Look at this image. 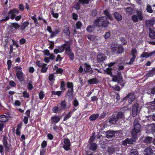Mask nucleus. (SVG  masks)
<instances>
[{"label": "nucleus", "mask_w": 155, "mask_h": 155, "mask_svg": "<svg viewBox=\"0 0 155 155\" xmlns=\"http://www.w3.org/2000/svg\"><path fill=\"white\" fill-rule=\"evenodd\" d=\"M38 95L39 98L41 100H42L45 96L44 92L42 91L39 93Z\"/></svg>", "instance_id": "58"}, {"label": "nucleus", "mask_w": 155, "mask_h": 155, "mask_svg": "<svg viewBox=\"0 0 155 155\" xmlns=\"http://www.w3.org/2000/svg\"><path fill=\"white\" fill-rule=\"evenodd\" d=\"M7 14V13H4L2 15L3 16H4V17H3L1 20H0V22H2L3 21H7L9 20L10 19V17L9 16V15H8H8L6 16H5Z\"/></svg>", "instance_id": "33"}, {"label": "nucleus", "mask_w": 155, "mask_h": 155, "mask_svg": "<svg viewBox=\"0 0 155 155\" xmlns=\"http://www.w3.org/2000/svg\"><path fill=\"white\" fill-rule=\"evenodd\" d=\"M99 27H102L104 28L107 27L110 23L108 19L105 16H103L98 17L93 22Z\"/></svg>", "instance_id": "1"}, {"label": "nucleus", "mask_w": 155, "mask_h": 155, "mask_svg": "<svg viewBox=\"0 0 155 155\" xmlns=\"http://www.w3.org/2000/svg\"><path fill=\"white\" fill-rule=\"evenodd\" d=\"M19 13V11L16 8H13L11 9L8 12V15H10V18L11 19L13 20L16 16V14L18 15Z\"/></svg>", "instance_id": "10"}, {"label": "nucleus", "mask_w": 155, "mask_h": 155, "mask_svg": "<svg viewBox=\"0 0 155 155\" xmlns=\"http://www.w3.org/2000/svg\"><path fill=\"white\" fill-rule=\"evenodd\" d=\"M63 140L64 144L63 148L66 151L71 150L70 148L71 143L70 140L68 138H64Z\"/></svg>", "instance_id": "6"}, {"label": "nucleus", "mask_w": 155, "mask_h": 155, "mask_svg": "<svg viewBox=\"0 0 155 155\" xmlns=\"http://www.w3.org/2000/svg\"><path fill=\"white\" fill-rule=\"evenodd\" d=\"M135 99V96L134 94L130 93L127 95L126 97H124L123 99V101L128 100V101L129 104H131L132 102Z\"/></svg>", "instance_id": "7"}, {"label": "nucleus", "mask_w": 155, "mask_h": 155, "mask_svg": "<svg viewBox=\"0 0 155 155\" xmlns=\"http://www.w3.org/2000/svg\"><path fill=\"white\" fill-rule=\"evenodd\" d=\"M127 13L129 14H130L132 12V9L131 7H128L126 8Z\"/></svg>", "instance_id": "63"}, {"label": "nucleus", "mask_w": 155, "mask_h": 155, "mask_svg": "<svg viewBox=\"0 0 155 155\" xmlns=\"http://www.w3.org/2000/svg\"><path fill=\"white\" fill-rule=\"evenodd\" d=\"M87 38L91 41H94L96 39V37L94 35H88L87 36Z\"/></svg>", "instance_id": "51"}, {"label": "nucleus", "mask_w": 155, "mask_h": 155, "mask_svg": "<svg viewBox=\"0 0 155 155\" xmlns=\"http://www.w3.org/2000/svg\"><path fill=\"white\" fill-rule=\"evenodd\" d=\"M36 15L35 14L34 16H31V18L34 21V23L36 26H38V25H39L38 22L36 17Z\"/></svg>", "instance_id": "50"}, {"label": "nucleus", "mask_w": 155, "mask_h": 155, "mask_svg": "<svg viewBox=\"0 0 155 155\" xmlns=\"http://www.w3.org/2000/svg\"><path fill=\"white\" fill-rule=\"evenodd\" d=\"M139 153L137 150L135 149H132L130 152V155H138Z\"/></svg>", "instance_id": "43"}, {"label": "nucleus", "mask_w": 155, "mask_h": 155, "mask_svg": "<svg viewBox=\"0 0 155 155\" xmlns=\"http://www.w3.org/2000/svg\"><path fill=\"white\" fill-rule=\"evenodd\" d=\"M131 54L132 55V58L130 59L129 62L127 63V64L128 65H130L132 64L134 62L135 59L136 58L137 55V50L135 48H133L132 49Z\"/></svg>", "instance_id": "8"}, {"label": "nucleus", "mask_w": 155, "mask_h": 155, "mask_svg": "<svg viewBox=\"0 0 155 155\" xmlns=\"http://www.w3.org/2000/svg\"><path fill=\"white\" fill-rule=\"evenodd\" d=\"M154 24V21L153 20H150L146 21V25L148 27H152Z\"/></svg>", "instance_id": "39"}, {"label": "nucleus", "mask_w": 155, "mask_h": 155, "mask_svg": "<svg viewBox=\"0 0 155 155\" xmlns=\"http://www.w3.org/2000/svg\"><path fill=\"white\" fill-rule=\"evenodd\" d=\"M65 53L69 56L70 60H73L74 59V54L72 52V50L71 49V46L66 48Z\"/></svg>", "instance_id": "11"}, {"label": "nucleus", "mask_w": 155, "mask_h": 155, "mask_svg": "<svg viewBox=\"0 0 155 155\" xmlns=\"http://www.w3.org/2000/svg\"><path fill=\"white\" fill-rule=\"evenodd\" d=\"M123 116V114L122 112H119L116 116L115 115V117L118 120L119 119L122 118Z\"/></svg>", "instance_id": "53"}, {"label": "nucleus", "mask_w": 155, "mask_h": 155, "mask_svg": "<svg viewBox=\"0 0 155 155\" xmlns=\"http://www.w3.org/2000/svg\"><path fill=\"white\" fill-rule=\"evenodd\" d=\"M67 87L69 89L68 90H74L73 89V83L71 82H68L67 84Z\"/></svg>", "instance_id": "48"}, {"label": "nucleus", "mask_w": 155, "mask_h": 155, "mask_svg": "<svg viewBox=\"0 0 155 155\" xmlns=\"http://www.w3.org/2000/svg\"><path fill=\"white\" fill-rule=\"evenodd\" d=\"M112 68H106L105 70V72L108 75H109L111 77L114 76V75L112 73Z\"/></svg>", "instance_id": "35"}, {"label": "nucleus", "mask_w": 155, "mask_h": 155, "mask_svg": "<svg viewBox=\"0 0 155 155\" xmlns=\"http://www.w3.org/2000/svg\"><path fill=\"white\" fill-rule=\"evenodd\" d=\"M118 121L117 120L115 117V115H113L109 120V123L112 124H115Z\"/></svg>", "instance_id": "27"}, {"label": "nucleus", "mask_w": 155, "mask_h": 155, "mask_svg": "<svg viewBox=\"0 0 155 155\" xmlns=\"http://www.w3.org/2000/svg\"><path fill=\"white\" fill-rule=\"evenodd\" d=\"M82 24L81 21H77L76 24V29H78L79 28H80Z\"/></svg>", "instance_id": "60"}, {"label": "nucleus", "mask_w": 155, "mask_h": 155, "mask_svg": "<svg viewBox=\"0 0 155 155\" xmlns=\"http://www.w3.org/2000/svg\"><path fill=\"white\" fill-rule=\"evenodd\" d=\"M60 105L62 110H65L66 109L67 103L65 100L61 101L60 103Z\"/></svg>", "instance_id": "36"}, {"label": "nucleus", "mask_w": 155, "mask_h": 155, "mask_svg": "<svg viewBox=\"0 0 155 155\" xmlns=\"http://www.w3.org/2000/svg\"><path fill=\"white\" fill-rule=\"evenodd\" d=\"M139 107V105L137 103L133 105L132 109V115L133 117H135L137 115Z\"/></svg>", "instance_id": "14"}, {"label": "nucleus", "mask_w": 155, "mask_h": 155, "mask_svg": "<svg viewBox=\"0 0 155 155\" xmlns=\"http://www.w3.org/2000/svg\"><path fill=\"white\" fill-rule=\"evenodd\" d=\"M106 59V57L104 54H98L97 56V62L100 64H103Z\"/></svg>", "instance_id": "9"}, {"label": "nucleus", "mask_w": 155, "mask_h": 155, "mask_svg": "<svg viewBox=\"0 0 155 155\" xmlns=\"http://www.w3.org/2000/svg\"><path fill=\"white\" fill-rule=\"evenodd\" d=\"M112 81L114 82H117V83L120 80L122 79L123 77H120L119 76H117V75H114L112 77Z\"/></svg>", "instance_id": "37"}, {"label": "nucleus", "mask_w": 155, "mask_h": 155, "mask_svg": "<svg viewBox=\"0 0 155 155\" xmlns=\"http://www.w3.org/2000/svg\"><path fill=\"white\" fill-rule=\"evenodd\" d=\"M64 29L63 30L64 33L68 37L70 36V32L68 26L66 25L64 27Z\"/></svg>", "instance_id": "30"}, {"label": "nucleus", "mask_w": 155, "mask_h": 155, "mask_svg": "<svg viewBox=\"0 0 155 155\" xmlns=\"http://www.w3.org/2000/svg\"><path fill=\"white\" fill-rule=\"evenodd\" d=\"M87 82L89 84H97L99 82L97 78H94L92 79H90L87 81Z\"/></svg>", "instance_id": "24"}, {"label": "nucleus", "mask_w": 155, "mask_h": 155, "mask_svg": "<svg viewBox=\"0 0 155 155\" xmlns=\"http://www.w3.org/2000/svg\"><path fill=\"white\" fill-rule=\"evenodd\" d=\"M114 16L116 19L118 21H120L122 19V17L121 14L117 12L114 13Z\"/></svg>", "instance_id": "23"}, {"label": "nucleus", "mask_w": 155, "mask_h": 155, "mask_svg": "<svg viewBox=\"0 0 155 155\" xmlns=\"http://www.w3.org/2000/svg\"><path fill=\"white\" fill-rule=\"evenodd\" d=\"M76 109L73 108L72 110L69 111L64 117L63 121H65L68 119L71 116L72 114L76 110Z\"/></svg>", "instance_id": "18"}, {"label": "nucleus", "mask_w": 155, "mask_h": 155, "mask_svg": "<svg viewBox=\"0 0 155 155\" xmlns=\"http://www.w3.org/2000/svg\"><path fill=\"white\" fill-rule=\"evenodd\" d=\"M155 75V67L153 68L152 69L149 70L145 75L147 78L152 77Z\"/></svg>", "instance_id": "16"}, {"label": "nucleus", "mask_w": 155, "mask_h": 155, "mask_svg": "<svg viewBox=\"0 0 155 155\" xmlns=\"http://www.w3.org/2000/svg\"><path fill=\"white\" fill-rule=\"evenodd\" d=\"M65 84L64 81H61L60 83V89L62 90L65 91L66 89L65 88Z\"/></svg>", "instance_id": "46"}, {"label": "nucleus", "mask_w": 155, "mask_h": 155, "mask_svg": "<svg viewBox=\"0 0 155 155\" xmlns=\"http://www.w3.org/2000/svg\"><path fill=\"white\" fill-rule=\"evenodd\" d=\"M155 53V51H154L150 53L147 52H143L141 55V57L143 58H148L150 56H152Z\"/></svg>", "instance_id": "19"}, {"label": "nucleus", "mask_w": 155, "mask_h": 155, "mask_svg": "<svg viewBox=\"0 0 155 155\" xmlns=\"http://www.w3.org/2000/svg\"><path fill=\"white\" fill-rule=\"evenodd\" d=\"M153 140V138L152 137L147 136L144 138V143L147 144L151 143H152Z\"/></svg>", "instance_id": "31"}, {"label": "nucleus", "mask_w": 155, "mask_h": 155, "mask_svg": "<svg viewBox=\"0 0 155 155\" xmlns=\"http://www.w3.org/2000/svg\"><path fill=\"white\" fill-rule=\"evenodd\" d=\"M137 16L139 19V20L141 21L143 19V15L142 12L140 11H137L136 12Z\"/></svg>", "instance_id": "42"}, {"label": "nucleus", "mask_w": 155, "mask_h": 155, "mask_svg": "<svg viewBox=\"0 0 155 155\" xmlns=\"http://www.w3.org/2000/svg\"><path fill=\"white\" fill-rule=\"evenodd\" d=\"M90 0H78V2L81 4H87L89 3Z\"/></svg>", "instance_id": "54"}, {"label": "nucleus", "mask_w": 155, "mask_h": 155, "mask_svg": "<svg viewBox=\"0 0 155 155\" xmlns=\"http://www.w3.org/2000/svg\"><path fill=\"white\" fill-rule=\"evenodd\" d=\"M124 48L123 47L121 46H118L117 48V53L120 54L124 52Z\"/></svg>", "instance_id": "47"}, {"label": "nucleus", "mask_w": 155, "mask_h": 155, "mask_svg": "<svg viewBox=\"0 0 155 155\" xmlns=\"http://www.w3.org/2000/svg\"><path fill=\"white\" fill-rule=\"evenodd\" d=\"M131 19L135 23L137 22L138 21V18L137 15H133L131 17Z\"/></svg>", "instance_id": "49"}, {"label": "nucleus", "mask_w": 155, "mask_h": 155, "mask_svg": "<svg viewBox=\"0 0 155 155\" xmlns=\"http://www.w3.org/2000/svg\"><path fill=\"white\" fill-rule=\"evenodd\" d=\"M52 110L53 112L55 113H58L59 110L60 111V110L59 109L58 106L54 107L52 108Z\"/></svg>", "instance_id": "56"}, {"label": "nucleus", "mask_w": 155, "mask_h": 155, "mask_svg": "<svg viewBox=\"0 0 155 155\" xmlns=\"http://www.w3.org/2000/svg\"><path fill=\"white\" fill-rule=\"evenodd\" d=\"M60 118L58 116H53L51 118V120L52 122L57 123L60 120Z\"/></svg>", "instance_id": "38"}, {"label": "nucleus", "mask_w": 155, "mask_h": 155, "mask_svg": "<svg viewBox=\"0 0 155 155\" xmlns=\"http://www.w3.org/2000/svg\"><path fill=\"white\" fill-rule=\"evenodd\" d=\"M87 31L89 33H96L99 31V29L98 26L95 24L89 25L86 28Z\"/></svg>", "instance_id": "4"}, {"label": "nucleus", "mask_w": 155, "mask_h": 155, "mask_svg": "<svg viewBox=\"0 0 155 155\" xmlns=\"http://www.w3.org/2000/svg\"><path fill=\"white\" fill-rule=\"evenodd\" d=\"M14 69L16 73V76L18 81L21 83L25 81L24 73L22 72L21 68L19 66H15Z\"/></svg>", "instance_id": "3"}, {"label": "nucleus", "mask_w": 155, "mask_h": 155, "mask_svg": "<svg viewBox=\"0 0 155 155\" xmlns=\"http://www.w3.org/2000/svg\"><path fill=\"white\" fill-rule=\"evenodd\" d=\"M20 27V25L17 22L12 23L10 25L11 31L13 32H15V30L19 28Z\"/></svg>", "instance_id": "13"}, {"label": "nucleus", "mask_w": 155, "mask_h": 155, "mask_svg": "<svg viewBox=\"0 0 155 155\" xmlns=\"http://www.w3.org/2000/svg\"><path fill=\"white\" fill-rule=\"evenodd\" d=\"M73 93L74 90H68L67 92L66 95L70 100H71L73 98Z\"/></svg>", "instance_id": "26"}, {"label": "nucleus", "mask_w": 155, "mask_h": 155, "mask_svg": "<svg viewBox=\"0 0 155 155\" xmlns=\"http://www.w3.org/2000/svg\"><path fill=\"white\" fill-rule=\"evenodd\" d=\"M54 30L50 35V38H51L55 37L61 31L59 27H56V28L54 29Z\"/></svg>", "instance_id": "17"}, {"label": "nucleus", "mask_w": 155, "mask_h": 155, "mask_svg": "<svg viewBox=\"0 0 155 155\" xmlns=\"http://www.w3.org/2000/svg\"><path fill=\"white\" fill-rule=\"evenodd\" d=\"M9 119V117L3 115L0 116V121L1 122H6Z\"/></svg>", "instance_id": "28"}, {"label": "nucleus", "mask_w": 155, "mask_h": 155, "mask_svg": "<svg viewBox=\"0 0 155 155\" xmlns=\"http://www.w3.org/2000/svg\"><path fill=\"white\" fill-rule=\"evenodd\" d=\"M23 95L25 98H28L30 97L29 93L26 91H24L23 92Z\"/></svg>", "instance_id": "59"}, {"label": "nucleus", "mask_w": 155, "mask_h": 155, "mask_svg": "<svg viewBox=\"0 0 155 155\" xmlns=\"http://www.w3.org/2000/svg\"><path fill=\"white\" fill-rule=\"evenodd\" d=\"M146 10L149 13H151L153 12V10L152 9L150 5H148L147 6Z\"/></svg>", "instance_id": "62"}, {"label": "nucleus", "mask_w": 155, "mask_h": 155, "mask_svg": "<svg viewBox=\"0 0 155 155\" xmlns=\"http://www.w3.org/2000/svg\"><path fill=\"white\" fill-rule=\"evenodd\" d=\"M71 46L70 43L68 41H66L65 43L62 44L60 46H58L60 51L61 53L63 52L64 50L65 51L67 48L70 47Z\"/></svg>", "instance_id": "12"}, {"label": "nucleus", "mask_w": 155, "mask_h": 155, "mask_svg": "<svg viewBox=\"0 0 155 155\" xmlns=\"http://www.w3.org/2000/svg\"><path fill=\"white\" fill-rule=\"evenodd\" d=\"M104 14L107 17V18H109L110 21H112L114 20L113 17L110 15V12L107 9L104 10L103 12Z\"/></svg>", "instance_id": "21"}, {"label": "nucleus", "mask_w": 155, "mask_h": 155, "mask_svg": "<svg viewBox=\"0 0 155 155\" xmlns=\"http://www.w3.org/2000/svg\"><path fill=\"white\" fill-rule=\"evenodd\" d=\"M47 64L44 63H43V65L41 67V73H45L47 72L48 68L46 67Z\"/></svg>", "instance_id": "40"}, {"label": "nucleus", "mask_w": 155, "mask_h": 155, "mask_svg": "<svg viewBox=\"0 0 155 155\" xmlns=\"http://www.w3.org/2000/svg\"><path fill=\"white\" fill-rule=\"evenodd\" d=\"M149 36L150 38L152 39H155V31L151 28H149Z\"/></svg>", "instance_id": "22"}, {"label": "nucleus", "mask_w": 155, "mask_h": 155, "mask_svg": "<svg viewBox=\"0 0 155 155\" xmlns=\"http://www.w3.org/2000/svg\"><path fill=\"white\" fill-rule=\"evenodd\" d=\"M84 64L86 68H85L84 69V71L85 73H87L89 72L90 71H91V66L86 63H85Z\"/></svg>", "instance_id": "34"}, {"label": "nucleus", "mask_w": 155, "mask_h": 155, "mask_svg": "<svg viewBox=\"0 0 155 155\" xmlns=\"http://www.w3.org/2000/svg\"><path fill=\"white\" fill-rule=\"evenodd\" d=\"M97 10L94 9L91 11V15L93 17H95L97 15Z\"/></svg>", "instance_id": "64"}, {"label": "nucleus", "mask_w": 155, "mask_h": 155, "mask_svg": "<svg viewBox=\"0 0 155 155\" xmlns=\"http://www.w3.org/2000/svg\"><path fill=\"white\" fill-rule=\"evenodd\" d=\"M145 155H153V151L150 147H148L145 149L144 150Z\"/></svg>", "instance_id": "20"}, {"label": "nucleus", "mask_w": 155, "mask_h": 155, "mask_svg": "<svg viewBox=\"0 0 155 155\" xmlns=\"http://www.w3.org/2000/svg\"><path fill=\"white\" fill-rule=\"evenodd\" d=\"M79 2H77L74 5V8L77 10H79L80 9L81 5Z\"/></svg>", "instance_id": "55"}, {"label": "nucleus", "mask_w": 155, "mask_h": 155, "mask_svg": "<svg viewBox=\"0 0 155 155\" xmlns=\"http://www.w3.org/2000/svg\"><path fill=\"white\" fill-rule=\"evenodd\" d=\"M73 104L74 107L73 108L76 109V110H77L78 108V106L79 105V102L75 98L74 100Z\"/></svg>", "instance_id": "41"}, {"label": "nucleus", "mask_w": 155, "mask_h": 155, "mask_svg": "<svg viewBox=\"0 0 155 155\" xmlns=\"http://www.w3.org/2000/svg\"><path fill=\"white\" fill-rule=\"evenodd\" d=\"M118 84H119L120 86L122 87H124L125 84V81L123 80V78H122L121 80L119 81L118 82Z\"/></svg>", "instance_id": "61"}, {"label": "nucleus", "mask_w": 155, "mask_h": 155, "mask_svg": "<svg viewBox=\"0 0 155 155\" xmlns=\"http://www.w3.org/2000/svg\"><path fill=\"white\" fill-rule=\"evenodd\" d=\"M89 144V149L92 151L95 150L97 148V145L96 143H90Z\"/></svg>", "instance_id": "29"}, {"label": "nucleus", "mask_w": 155, "mask_h": 155, "mask_svg": "<svg viewBox=\"0 0 155 155\" xmlns=\"http://www.w3.org/2000/svg\"><path fill=\"white\" fill-rule=\"evenodd\" d=\"M134 128L131 132L132 135L134 138H136L137 134L141 130V126L139 123V120L138 119L136 118L133 123Z\"/></svg>", "instance_id": "2"}, {"label": "nucleus", "mask_w": 155, "mask_h": 155, "mask_svg": "<svg viewBox=\"0 0 155 155\" xmlns=\"http://www.w3.org/2000/svg\"><path fill=\"white\" fill-rule=\"evenodd\" d=\"M115 135V132L114 131L108 130L106 132V137L107 138H112Z\"/></svg>", "instance_id": "15"}, {"label": "nucleus", "mask_w": 155, "mask_h": 155, "mask_svg": "<svg viewBox=\"0 0 155 155\" xmlns=\"http://www.w3.org/2000/svg\"><path fill=\"white\" fill-rule=\"evenodd\" d=\"M62 93V91H53L51 92V94L52 95H57L58 97H60L61 94Z\"/></svg>", "instance_id": "44"}, {"label": "nucleus", "mask_w": 155, "mask_h": 155, "mask_svg": "<svg viewBox=\"0 0 155 155\" xmlns=\"http://www.w3.org/2000/svg\"><path fill=\"white\" fill-rule=\"evenodd\" d=\"M99 116L98 114H92L90 116L89 119L91 121L95 120L98 118Z\"/></svg>", "instance_id": "32"}, {"label": "nucleus", "mask_w": 155, "mask_h": 155, "mask_svg": "<svg viewBox=\"0 0 155 155\" xmlns=\"http://www.w3.org/2000/svg\"><path fill=\"white\" fill-rule=\"evenodd\" d=\"M8 137L6 136H4L3 137L2 142L3 146L5 148L6 153L10 152V148L11 147L9 145L8 142Z\"/></svg>", "instance_id": "5"}, {"label": "nucleus", "mask_w": 155, "mask_h": 155, "mask_svg": "<svg viewBox=\"0 0 155 155\" xmlns=\"http://www.w3.org/2000/svg\"><path fill=\"white\" fill-rule=\"evenodd\" d=\"M55 71V72H54V74H61V75H62L64 71L62 68H59Z\"/></svg>", "instance_id": "45"}, {"label": "nucleus", "mask_w": 155, "mask_h": 155, "mask_svg": "<svg viewBox=\"0 0 155 155\" xmlns=\"http://www.w3.org/2000/svg\"><path fill=\"white\" fill-rule=\"evenodd\" d=\"M48 79L51 82L53 81V82H54V81L55 80L54 74H50L48 76Z\"/></svg>", "instance_id": "57"}, {"label": "nucleus", "mask_w": 155, "mask_h": 155, "mask_svg": "<svg viewBox=\"0 0 155 155\" xmlns=\"http://www.w3.org/2000/svg\"><path fill=\"white\" fill-rule=\"evenodd\" d=\"M29 25V22L28 21H25L21 25H20V29L22 31L24 30L25 28L28 26Z\"/></svg>", "instance_id": "25"}, {"label": "nucleus", "mask_w": 155, "mask_h": 155, "mask_svg": "<svg viewBox=\"0 0 155 155\" xmlns=\"http://www.w3.org/2000/svg\"><path fill=\"white\" fill-rule=\"evenodd\" d=\"M27 88L29 90H31L33 89V86L32 85V81H30V82L28 83L27 85Z\"/></svg>", "instance_id": "52"}]
</instances>
